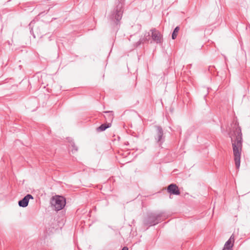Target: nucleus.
<instances>
[{
	"label": "nucleus",
	"instance_id": "obj_9",
	"mask_svg": "<svg viewBox=\"0 0 250 250\" xmlns=\"http://www.w3.org/2000/svg\"><path fill=\"white\" fill-rule=\"evenodd\" d=\"M234 241V236L232 234L229 238V239L226 242L223 250H230L233 245Z\"/></svg>",
	"mask_w": 250,
	"mask_h": 250
},
{
	"label": "nucleus",
	"instance_id": "obj_15",
	"mask_svg": "<svg viewBox=\"0 0 250 250\" xmlns=\"http://www.w3.org/2000/svg\"><path fill=\"white\" fill-rule=\"evenodd\" d=\"M122 250H128V249L127 247H124Z\"/></svg>",
	"mask_w": 250,
	"mask_h": 250
},
{
	"label": "nucleus",
	"instance_id": "obj_6",
	"mask_svg": "<svg viewBox=\"0 0 250 250\" xmlns=\"http://www.w3.org/2000/svg\"><path fill=\"white\" fill-rule=\"evenodd\" d=\"M156 128L157 129V132L155 136V139L156 140L157 143L161 145L164 142L165 140L163 130L162 128L160 126H156Z\"/></svg>",
	"mask_w": 250,
	"mask_h": 250
},
{
	"label": "nucleus",
	"instance_id": "obj_11",
	"mask_svg": "<svg viewBox=\"0 0 250 250\" xmlns=\"http://www.w3.org/2000/svg\"><path fill=\"white\" fill-rule=\"evenodd\" d=\"M111 125L110 123L104 124L101 125L99 127L97 128L98 131H103L107 128H109Z\"/></svg>",
	"mask_w": 250,
	"mask_h": 250
},
{
	"label": "nucleus",
	"instance_id": "obj_13",
	"mask_svg": "<svg viewBox=\"0 0 250 250\" xmlns=\"http://www.w3.org/2000/svg\"><path fill=\"white\" fill-rule=\"evenodd\" d=\"M179 30H180V28L178 26L176 27L175 28V29H174L173 33L172 34V36H171L172 39L173 40H174L176 38L177 34H178Z\"/></svg>",
	"mask_w": 250,
	"mask_h": 250
},
{
	"label": "nucleus",
	"instance_id": "obj_3",
	"mask_svg": "<svg viewBox=\"0 0 250 250\" xmlns=\"http://www.w3.org/2000/svg\"><path fill=\"white\" fill-rule=\"evenodd\" d=\"M166 217L164 212L150 213L144 218L143 223L146 226H153L158 224Z\"/></svg>",
	"mask_w": 250,
	"mask_h": 250
},
{
	"label": "nucleus",
	"instance_id": "obj_4",
	"mask_svg": "<svg viewBox=\"0 0 250 250\" xmlns=\"http://www.w3.org/2000/svg\"><path fill=\"white\" fill-rule=\"evenodd\" d=\"M51 204L56 210H60L64 208L66 204L65 199L62 196H53L51 200Z\"/></svg>",
	"mask_w": 250,
	"mask_h": 250
},
{
	"label": "nucleus",
	"instance_id": "obj_12",
	"mask_svg": "<svg viewBox=\"0 0 250 250\" xmlns=\"http://www.w3.org/2000/svg\"><path fill=\"white\" fill-rule=\"evenodd\" d=\"M105 113L107 114L106 116H105V118L108 120V121H112L113 119V113L111 111H105Z\"/></svg>",
	"mask_w": 250,
	"mask_h": 250
},
{
	"label": "nucleus",
	"instance_id": "obj_10",
	"mask_svg": "<svg viewBox=\"0 0 250 250\" xmlns=\"http://www.w3.org/2000/svg\"><path fill=\"white\" fill-rule=\"evenodd\" d=\"M150 40V35L149 32H146L144 35V38L140 39L139 41L137 42L135 45L136 47L139 46L142 43H143L145 41H149Z\"/></svg>",
	"mask_w": 250,
	"mask_h": 250
},
{
	"label": "nucleus",
	"instance_id": "obj_8",
	"mask_svg": "<svg viewBox=\"0 0 250 250\" xmlns=\"http://www.w3.org/2000/svg\"><path fill=\"white\" fill-rule=\"evenodd\" d=\"M167 191L171 194L179 195L180 192L178 186L174 184L169 185L167 187Z\"/></svg>",
	"mask_w": 250,
	"mask_h": 250
},
{
	"label": "nucleus",
	"instance_id": "obj_14",
	"mask_svg": "<svg viewBox=\"0 0 250 250\" xmlns=\"http://www.w3.org/2000/svg\"><path fill=\"white\" fill-rule=\"evenodd\" d=\"M71 146L72 147L73 149H72V151H77L78 150L77 147L75 146L74 142H72L70 143Z\"/></svg>",
	"mask_w": 250,
	"mask_h": 250
},
{
	"label": "nucleus",
	"instance_id": "obj_1",
	"mask_svg": "<svg viewBox=\"0 0 250 250\" xmlns=\"http://www.w3.org/2000/svg\"><path fill=\"white\" fill-rule=\"evenodd\" d=\"M230 137L235 166L237 169H239L242 151V133L239 126L236 127Z\"/></svg>",
	"mask_w": 250,
	"mask_h": 250
},
{
	"label": "nucleus",
	"instance_id": "obj_5",
	"mask_svg": "<svg viewBox=\"0 0 250 250\" xmlns=\"http://www.w3.org/2000/svg\"><path fill=\"white\" fill-rule=\"evenodd\" d=\"M151 32V38L152 41L157 43H160L162 42L163 39L162 36L160 32L157 30L155 28L150 30Z\"/></svg>",
	"mask_w": 250,
	"mask_h": 250
},
{
	"label": "nucleus",
	"instance_id": "obj_7",
	"mask_svg": "<svg viewBox=\"0 0 250 250\" xmlns=\"http://www.w3.org/2000/svg\"><path fill=\"white\" fill-rule=\"evenodd\" d=\"M30 199H33L32 195L29 194L26 195L21 200L19 201V206L23 208L26 207L28 205L29 201Z\"/></svg>",
	"mask_w": 250,
	"mask_h": 250
},
{
	"label": "nucleus",
	"instance_id": "obj_2",
	"mask_svg": "<svg viewBox=\"0 0 250 250\" xmlns=\"http://www.w3.org/2000/svg\"><path fill=\"white\" fill-rule=\"evenodd\" d=\"M125 0H117V5L108 16V19L111 22L116 25L120 23L122 19L124 5Z\"/></svg>",
	"mask_w": 250,
	"mask_h": 250
}]
</instances>
